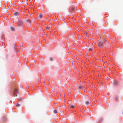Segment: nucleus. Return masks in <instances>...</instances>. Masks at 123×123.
<instances>
[{"mask_svg":"<svg viewBox=\"0 0 123 123\" xmlns=\"http://www.w3.org/2000/svg\"><path fill=\"white\" fill-rule=\"evenodd\" d=\"M51 28V27L50 26H48L46 27V29L47 30H48L49 29H50Z\"/></svg>","mask_w":123,"mask_h":123,"instance_id":"1a4fd4ad","label":"nucleus"},{"mask_svg":"<svg viewBox=\"0 0 123 123\" xmlns=\"http://www.w3.org/2000/svg\"><path fill=\"white\" fill-rule=\"evenodd\" d=\"M26 22L29 23H31L32 22L29 19H26Z\"/></svg>","mask_w":123,"mask_h":123,"instance_id":"0eeeda50","label":"nucleus"},{"mask_svg":"<svg viewBox=\"0 0 123 123\" xmlns=\"http://www.w3.org/2000/svg\"><path fill=\"white\" fill-rule=\"evenodd\" d=\"M17 89L16 88L14 89L13 92V95L14 96H17Z\"/></svg>","mask_w":123,"mask_h":123,"instance_id":"f03ea898","label":"nucleus"},{"mask_svg":"<svg viewBox=\"0 0 123 123\" xmlns=\"http://www.w3.org/2000/svg\"><path fill=\"white\" fill-rule=\"evenodd\" d=\"M49 59L50 61H52L53 60V57H50Z\"/></svg>","mask_w":123,"mask_h":123,"instance_id":"ddd939ff","label":"nucleus"},{"mask_svg":"<svg viewBox=\"0 0 123 123\" xmlns=\"http://www.w3.org/2000/svg\"><path fill=\"white\" fill-rule=\"evenodd\" d=\"M18 23L19 25H21L23 24V22L22 20H20L18 22Z\"/></svg>","mask_w":123,"mask_h":123,"instance_id":"39448f33","label":"nucleus"},{"mask_svg":"<svg viewBox=\"0 0 123 123\" xmlns=\"http://www.w3.org/2000/svg\"><path fill=\"white\" fill-rule=\"evenodd\" d=\"M14 14L15 16H17L18 15V13L17 12H15L14 13Z\"/></svg>","mask_w":123,"mask_h":123,"instance_id":"9d476101","label":"nucleus"},{"mask_svg":"<svg viewBox=\"0 0 123 123\" xmlns=\"http://www.w3.org/2000/svg\"><path fill=\"white\" fill-rule=\"evenodd\" d=\"M75 8H73L72 9V11H73L74 10Z\"/></svg>","mask_w":123,"mask_h":123,"instance_id":"dca6fc26","label":"nucleus"},{"mask_svg":"<svg viewBox=\"0 0 123 123\" xmlns=\"http://www.w3.org/2000/svg\"><path fill=\"white\" fill-rule=\"evenodd\" d=\"M78 89H81L83 88V87L80 85H79L78 87Z\"/></svg>","mask_w":123,"mask_h":123,"instance_id":"423d86ee","label":"nucleus"},{"mask_svg":"<svg viewBox=\"0 0 123 123\" xmlns=\"http://www.w3.org/2000/svg\"><path fill=\"white\" fill-rule=\"evenodd\" d=\"M117 81H115L114 83V84L115 85H117Z\"/></svg>","mask_w":123,"mask_h":123,"instance_id":"4468645a","label":"nucleus"},{"mask_svg":"<svg viewBox=\"0 0 123 123\" xmlns=\"http://www.w3.org/2000/svg\"><path fill=\"white\" fill-rule=\"evenodd\" d=\"M98 45L100 48H101L103 47V44L104 43V42L102 41L98 42Z\"/></svg>","mask_w":123,"mask_h":123,"instance_id":"f257e3e1","label":"nucleus"},{"mask_svg":"<svg viewBox=\"0 0 123 123\" xmlns=\"http://www.w3.org/2000/svg\"><path fill=\"white\" fill-rule=\"evenodd\" d=\"M10 29L11 31H14V29L13 27H11L10 28Z\"/></svg>","mask_w":123,"mask_h":123,"instance_id":"9b49d317","label":"nucleus"},{"mask_svg":"<svg viewBox=\"0 0 123 123\" xmlns=\"http://www.w3.org/2000/svg\"><path fill=\"white\" fill-rule=\"evenodd\" d=\"M54 112V113L55 114H56L57 112V111L56 110H55Z\"/></svg>","mask_w":123,"mask_h":123,"instance_id":"f8f14e48","label":"nucleus"},{"mask_svg":"<svg viewBox=\"0 0 123 123\" xmlns=\"http://www.w3.org/2000/svg\"><path fill=\"white\" fill-rule=\"evenodd\" d=\"M17 106H19V105L18 104H17L16 105Z\"/></svg>","mask_w":123,"mask_h":123,"instance_id":"f3484780","label":"nucleus"},{"mask_svg":"<svg viewBox=\"0 0 123 123\" xmlns=\"http://www.w3.org/2000/svg\"><path fill=\"white\" fill-rule=\"evenodd\" d=\"M91 49V48H89V50H91V51H92V49Z\"/></svg>","mask_w":123,"mask_h":123,"instance_id":"2eb2a0df","label":"nucleus"},{"mask_svg":"<svg viewBox=\"0 0 123 123\" xmlns=\"http://www.w3.org/2000/svg\"><path fill=\"white\" fill-rule=\"evenodd\" d=\"M70 107L72 108H73L75 107V105H74V104L70 106Z\"/></svg>","mask_w":123,"mask_h":123,"instance_id":"6e6552de","label":"nucleus"},{"mask_svg":"<svg viewBox=\"0 0 123 123\" xmlns=\"http://www.w3.org/2000/svg\"><path fill=\"white\" fill-rule=\"evenodd\" d=\"M38 17L39 18H44V16H43L42 14H40L38 15Z\"/></svg>","mask_w":123,"mask_h":123,"instance_id":"20e7f679","label":"nucleus"},{"mask_svg":"<svg viewBox=\"0 0 123 123\" xmlns=\"http://www.w3.org/2000/svg\"><path fill=\"white\" fill-rule=\"evenodd\" d=\"M68 92H70H70H70V91H68Z\"/></svg>","mask_w":123,"mask_h":123,"instance_id":"a211bd4d","label":"nucleus"},{"mask_svg":"<svg viewBox=\"0 0 123 123\" xmlns=\"http://www.w3.org/2000/svg\"><path fill=\"white\" fill-rule=\"evenodd\" d=\"M90 101L89 100H88L87 101H86L85 103V105H88L90 104Z\"/></svg>","mask_w":123,"mask_h":123,"instance_id":"7ed1b4c3","label":"nucleus"}]
</instances>
